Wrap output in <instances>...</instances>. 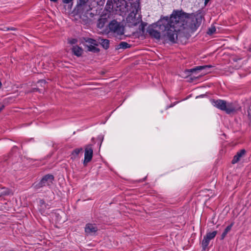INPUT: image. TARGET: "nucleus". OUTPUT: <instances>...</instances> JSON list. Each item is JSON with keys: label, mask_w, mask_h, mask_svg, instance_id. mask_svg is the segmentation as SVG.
<instances>
[{"label": "nucleus", "mask_w": 251, "mask_h": 251, "mask_svg": "<svg viewBox=\"0 0 251 251\" xmlns=\"http://www.w3.org/2000/svg\"><path fill=\"white\" fill-rule=\"evenodd\" d=\"M38 82H40L41 83H45V81L44 80H41L40 81H39Z\"/></svg>", "instance_id": "31"}, {"label": "nucleus", "mask_w": 251, "mask_h": 251, "mask_svg": "<svg viewBox=\"0 0 251 251\" xmlns=\"http://www.w3.org/2000/svg\"><path fill=\"white\" fill-rule=\"evenodd\" d=\"M93 155V150L92 147V145L89 144L85 147L84 153V160L83 164L86 166L87 163H89L92 159Z\"/></svg>", "instance_id": "4"}, {"label": "nucleus", "mask_w": 251, "mask_h": 251, "mask_svg": "<svg viewBox=\"0 0 251 251\" xmlns=\"http://www.w3.org/2000/svg\"><path fill=\"white\" fill-rule=\"evenodd\" d=\"M98 27H100V28H101L103 27V25H100V22L99 23V25H98Z\"/></svg>", "instance_id": "34"}, {"label": "nucleus", "mask_w": 251, "mask_h": 251, "mask_svg": "<svg viewBox=\"0 0 251 251\" xmlns=\"http://www.w3.org/2000/svg\"><path fill=\"white\" fill-rule=\"evenodd\" d=\"M177 102H175V103H173V104H171L170 106H167L166 107V109H168V108H170V107H173V106H174V105H175L176 104V103H177Z\"/></svg>", "instance_id": "29"}, {"label": "nucleus", "mask_w": 251, "mask_h": 251, "mask_svg": "<svg viewBox=\"0 0 251 251\" xmlns=\"http://www.w3.org/2000/svg\"><path fill=\"white\" fill-rule=\"evenodd\" d=\"M12 191L7 188H3L1 190L0 196L12 195Z\"/></svg>", "instance_id": "17"}, {"label": "nucleus", "mask_w": 251, "mask_h": 251, "mask_svg": "<svg viewBox=\"0 0 251 251\" xmlns=\"http://www.w3.org/2000/svg\"><path fill=\"white\" fill-rule=\"evenodd\" d=\"M1 86H2V84H1V81H0V88L1 87Z\"/></svg>", "instance_id": "38"}, {"label": "nucleus", "mask_w": 251, "mask_h": 251, "mask_svg": "<svg viewBox=\"0 0 251 251\" xmlns=\"http://www.w3.org/2000/svg\"><path fill=\"white\" fill-rule=\"evenodd\" d=\"M4 105H2V106H1V107H0V112L2 110H3V109L4 108Z\"/></svg>", "instance_id": "30"}, {"label": "nucleus", "mask_w": 251, "mask_h": 251, "mask_svg": "<svg viewBox=\"0 0 251 251\" xmlns=\"http://www.w3.org/2000/svg\"><path fill=\"white\" fill-rule=\"evenodd\" d=\"M149 34L152 37L156 39H159L160 38V33L158 31L154 30L152 27H149L148 29Z\"/></svg>", "instance_id": "11"}, {"label": "nucleus", "mask_w": 251, "mask_h": 251, "mask_svg": "<svg viewBox=\"0 0 251 251\" xmlns=\"http://www.w3.org/2000/svg\"><path fill=\"white\" fill-rule=\"evenodd\" d=\"M98 138H99V139H100V146H101V143H102V141H103V136H99L98 137Z\"/></svg>", "instance_id": "28"}, {"label": "nucleus", "mask_w": 251, "mask_h": 251, "mask_svg": "<svg viewBox=\"0 0 251 251\" xmlns=\"http://www.w3.org/2000/svg\"><path fill=\"white\" fill-rule=\"evenodd\" d=\"M203 95H200L199 96H197L196 98H200V97H203Z\"/></svg>", "instance_id": "37"}, {"label": "nucleus", "mask_w": 251, "mask_h": 251, "mask_svg": "<svg viewBox=\"0 0 251 251\" xmlns=\"http://www.w3.org/2000/svg\"><path fill=\"white\" fill-rule=\"evenodd\" d=\"M246 152V151L245 149H242L238 152L234 156L233 159L232 160V163L235 164L238 162L240 160V158L245 155Z\"/></svg>", "instance_id": "9"}, {"label": "nucleus", "mask_w": 251, "mask_h": 251, "mask_svg": "<svg viewBox=\"0 0 251 251\" xmlns=\"http://www.w3.org/2000/svg\"><path fill=\"white\" fill-rule=\"evenodd\" d=\"M100 44L105 50L109 47V40L106 39L99 38L98 39V44Z\"/></svg>", "instance_id": "13"}, {"label": "nucleus", "mask_w": 251, "mask_h": 251, "mask_svg": "<svg viewBox=\"0 0 251 251\" xmlns=\"http://www.w3.org/2000/svg\"><path fill=\"white\" fill-rule=\"evenodd\" d=\"M83 150L82 148H77L74 150L72 154H71V158L73 159H76L79 153L82 151Z\"/></svg>", "instance_id": "16"}, {"label": "nucleus", "mask_w": 251, "mask_h": 251, "mask_svg": "<svg viewBox=\"0 0 251 251\" xmlns=\"http://www.w3.org/2000/svg\"><path fill=\"white\" fill-rule=\"evenodd\" d=\"M98 228L96 225L87 224L85 227V231L87 235H94L98 231Z\"/></svg>", "instance_id": "6"}, {"label": "nucleus", "mask_w": 251, "mask_h": 251, "mask_svg": "<svg viewBox=\"0 0 251 251\" xmlns=\"http://www.w3.org/2000/svg\"><path fill=\"white\" fill-rule=\"evenodd\" d=\"M216 31V28L214 26L211 27L208 29V31H207V33L209 35L213 34Z\"/></svg>", "instance_id": "24"}, {"label": "nucleus", "mask_w": 251, "mask_h": 251, "mask_svg": "<svg viewBox=\"0 0 251 251\" xmlns=\"http://www.w3.org/2000/svg\"><path fill=\"white\" fill-rule=\"evenodd\" d=\"M38 90H39V89L38 88H33L32 91L35 92V91H37Z\"/></svg>", "instance_id": "32"}, {"label": "nucleus", "mask_w": 251, "mask_h": 251, "mask_svg": "<svg viewBox=\"0 0 251 251\" xmlns=\"http://www.w3.org/2000/svg\"><path fill=\"white\" fill-rule=\"evenodd\" d=\"M213 66L211 65H204L197 66L194 68L186 70L185 73L187 75H190L192 73H195L197 71L205 70L204 73H208L210 72L209 69L212 68Z\"/></svg>", "instance_id": "5"}, {"label": "nucleus", "mask_w": 251, "mask_h": 251, "mask_svg": "<svg viewBox=\"0 0 251 251\" xmlns=\"http://www.w3.org/2000/svg\"><path fill=\"white\" fill-rule=\"evenodd\" d=\"M211 102L214 106L217 107V108L221 110L224 111V110L226 108V101L224 100H213Z\"/></svg>", "instance_id": "7"}, {"label": "nucleus", "mask_w": 251, "mask_h": 251, "mask_svg": "<svg viewBox=\"0 0 251 251\" xmlns=\"http://www.w3.org/2000/svg\"><path fill=\"white\" fill-rule=\"evenodd\" d=\"M146 25H147V24L142 22L141 25H140V29L141 30H142V31H144V29H145V26Z\"/></svg>", "instance_id": "26"}, {"label": "nucleus", "mask_w": 251, "mask_h": 251, "mask_svg": "<svg viewBox=\"0 0 251 251\" xmlns=\"http://www.w3.org/2000/svg\"><path fill=\"white\" fill-rule=\"evenodd\" d=\"M96 46L90 45L88 46V50L93 52H99L100 49L95 47Z\"/></svg>", "instance_id": "22"}, {"label": "nucleus", "mask_w": 251, "mask_h": 251, "mask_svg": "<svg viewBox=\"0 0 251 251\" xmlns=\"http://www.w3.org/2000/svg\"><path fill=\"white\" fill-rule=\"evenodd\" d=\"M116 7L119 8L120 10H124L126 8V1L125 0H113Z\"/></svg>", "instance_id": "10"}, {"label": "nucleus", "mask_w": 251, "mask_h": 251, "mask_svg": "<svg viewBox=\"0 0 251 251\" xmlns=\"http://www.w3.org/2000/svg\"><path fill=\"white\" fill-rule=\"evenodd\" d=\"M85 41L86 43L90 44V45H94L96 46H98V40H96L92 38H87L85 39Z\"/></svg>", "instance_id": "19"}, {"label": "nucleus", "mask_w": 251, "mask_h": 251, "mask_svg": "<svg viewBox=\"0 0 251 251\" xmlns=\"http://www.w3.org/2000/svg\"><path fill=\"white\" fill-rule=\"evenodd\" d=\"M227 114H231L235 111V107L232 103L226 102V108L224 110Z\"/></svg>", "instance_id": "12"}, {"label": "nucleus", "mask_w": 251, "mask_h": 251, "mask_svg": "<svg viewBox=\"0 0 251 251\" xmlns=\"http://www.w3.org/2000/svg\"><path fill=\"white\" fill-rule=\"evenodd\" d=\"M51 1L56 2L58 0H50Z\"/></svg>", "instance_id": "35"}, {"label": "nucleus", "mask_w": 251, "mask_h": 251, "mask_svg": "<svg viewBox=\"0 0 251 251\" xmlns=\"http://www.w3.org/2000/svg\"><path fill=\"white\" fill-rule=\"evenodd\" d=\"M72 51L74 54L77 56H80L83 52L82 49L77 46H74L72 48Z\"/></svg>", "instance_id": "14"}, {"label": "nucleus", "mask_w": 251, "mask_h": 251, "mask_svg": "<svg viewBox=\"0 0 251 251\" xmlns=\"http://www.w3.org/2000/svg\"><path fill=\"white\" fill-rule=\"evenodd\" d=\"M202 16L200 14H189L181 11H174L170 18L161 19L157 25L164 30V39L175 43L177 39V32L182 29L195 31L201 25Z\"/></svg>", "instance_id": "1"}, {"label": "nucleus", "mask_w": 251, "mask_h": 251, "mask_svg": "<svg viewBox=\"0 0 251 251\" xmlns=\"http://www.w3.org/2000/svg\"><path fill=\"white\" fill-rule=\"evenodd\" d=\"M210 240L206 238L205 237H203V239L201 242V247L202 248V250L205 251L207 248V247L209 244Z\"/></svg>", "instance_id": "18"}, {"label": "nucleus", "mask_w": 251, "mask_h": 251, "mask_svg": "<svg viewBox=\"0 0 251 251\" xmlns=\"http://www.w3.org/2000/svg\"><path fill=\"white\" fill-rule=\"evenodd\" d=\"M6 30H14V28H9L8 27H6Z\"/></svg>", "instance_id": "33"}, {"label": "nucleus", "mask_w": 251, "mask_h": 251, "mask_svg": "<svg viewBox=\"0 0 251 251\" xmlns=\"http://www.w3.org/2000/svg\"><path fill=\"white\" fill-rule=\"evenodd\" d=\"M232 226L233 224H231L230 225L228 226L226 228V229H225L224 231L223 232L221 235V239H224V238L226 237L228 232L231 230Z\"/></svg>", "instance_id": "21"}, {"label": "nucleus", "mask_w": 251, "mask_h": 251, "mask_svg": "<svg viewBox=\"0 0 251 251\" xmlns=\"http://www.w3.org/2000/svg\"><path fill=\"white\" fill-rule=\"evenodd\" d=\"M113 7V4L112 0H107L105 5V8L107 9H112Z\"/></svg>", "instance_id": "23"}, {"label": "nucleus", "mask_w": 251, "mask_h": 251, "mask_svg": "<svg viewBox=\"0 0 251 251\" xmlns=\"http://www.w3.org/2000/svg\"><path fill=\"white\" fill-rule=\"evenodd\" d=\"M131 12L135 15H136L140 10L139 0H135L131 3Z\"/></svg>", "instance_id": "8"}, {"label": "nucleus", "mask_w": 251, "mask_h": 251, "mask_svg": "<svg viewBox=\"0 0 251 251\" xmlns=\"http://www.w3.org/2000/svg\"><path fill=\"white\" fill-rule=\"evenodd\" d=\"M53 180L54 176L48 174L45 176L39 182L34 183L33 186L36 190L46 186L50 187L53 183Z\"/></svg>", "instance_id": "3"}, {"label": "nucleus", "mask_w": 251, "mask_h": 251, "mask_svg": "<svg viewBox=\"0 0 251 251\" xmlns=\"http://www.w3.org/2000/svg\"><path fill=\"white\" fill-rule=\"evenodd\" d=\"M108 27L109 31L114 33V35L117 38L118 36L124 34V27L115 20L110 22Z\"/></svg>", "instance_id": "2"}, {"label": "nucleus", "mask_w": 251, "mask_h": 251, "mask_svg": "<svg viewBox=\"0 0 251 251\" xmlns=\"http://www.w3.org/2000/svg\"><path fill=\"white\" fill-rule=\"evenodd\" d=\"M62 0V2L63 3H65V4H70L71 5H73V1L74 0Z\"/></svg>", "instance_id": "25"}, {"label": "nucleus", "mask_w": 251, "mask_h": 251, "mask_svg": "<svg viewBox=\"0 0 251 251\" xmlns=\"http://www.w3.org/2000/svg\"><path fill=\"white\" fill-rule=\"evenodd\" d=\"M217 233V231H214L212 232H208L204 237L210 241V240L213 239L216 236Z\"/></svg>", "instance_id": "20"}, {"label": "nucleus", "mask_w": 251, "mask_h": 251, "mask_svg": "<svg viewBox=\"0 0 251 251\" xmlns=\"http://www.w3.org/2000/svg\"><path fill=\"white\" fill-rule=\"evenodd\" d=\"M250 50H251V49H250Z\"/></svg>", "instance_id": "39"}, {"label": "nucleus", "mask_w": 251, "mask_h": 251, "mask_svg": "<svg viewBox=\"0 0 251 251\" xmlns=\"http://www.w3.org/2000/svg\"><path fill=\"white\" fill-rule=\"evenodd\" d=\"M77 42V40L75 39H73L72 40L70 41V43L71 44H75Z\"/></svg>", "instance_id": "27"}, {"label": "nucleus", "mask_w": 251, "mask_h": 251, "mask_svg": "<svg viewBox=\"0 0 251 251\" xmlns=\"http://www.w3.org/2000/svg\"><path fill=\"white\" fill-rule=\"evenodd\" d=\"M131 45L126 42H121L118 45H117L116 49H126L129 48Z\"/></svg>", "instance_id": "15"}, {"label": "nucleus", "mask_w": 251, "mask_h": 251, "mask_svg": "<svg viewBox=\"0 0 251 251\" xmlns=\"http://www.w3.org/2000/svg\"><path fill=\"white\" fill-rule=\"evenodd\" d=\"M210 0H205V4H206Z\"/></svg>", "instance_id": "36"}]
</instances>
